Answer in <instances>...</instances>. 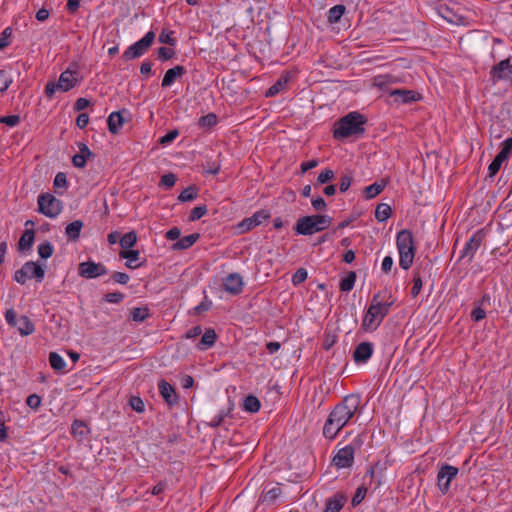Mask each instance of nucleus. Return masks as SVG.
I'll return each mask as SVG.
<instances>
[{
	"label": "nucleus",
	"mask_w": 512,
	"mask_h": 512,
	"mask_svg": "<svg viewBox=\"0 0 512 512\" xmlns=\"http://www.w3.org/2000/svg\"><path fill=\"white\" fill-rule=\"evenodd\" d=\"M18 331L22 336H28L35 331L33 322L25 315H22L18 320Z\"/></svg>",
	"instance_id": "c756f323"
},
{
	"label": "nucleus",
	"mask_w": 512,
	"mask_h": 512,
	"mask_svg": "<svg viewBox=\"0 0 512 512\" xmlns=\"http://www.w3.org/2000/svg\"><path fill=\"white\" fill-rule=\"evenodd\" d=\"M21 121V118L19 115H7V116H1L0 117V123L5 124L9 127H14L18 125Z\"/></svg>",
	"instance_id": "5fc2aeb1"
},
{
	"label": "nucleus",
	"mask_w": 512,
	"mask_h": 512,
	"mask_svg": "<svg viewBox=\"0 0 512 512\" xmlns=\"http://www.w3.org/2000/svg\"><path fill=\"white\" fill-rule=\"evenodd\" d=\"M176 175L173 174V173H167V174H164L162 177H161V181H160V184L166 188H171L175 185L176 183Z\"/></svg>",
	"instance_id": "13d9d810"
},
{
	"label": "nucleus",
	"mask_w": 512,
	"mask_h": 512,
	"mask_svg": "<svg viewBox=\"0 0 512 512\" xmlns=\"http://www.w3.org/2000/svg\"><path fill=\"white\" fill-rule=\"evenodd\" d=\"M223 289L232 295H238L243 290V279L239 273H230L223 282Z\"/></svg>",
	"instance_id": "2eb2a0df"
},
{
	"label": "nucleus",
	"mask_w": 512,
	"mask_h": 512,
	"mask_svg": "<svg viewBox=\"0 0 512 512\" xmlns=\"http://www.w3.org/2000/svg\"><path fill=\"white\" fill-rule=\"evenodd\" d=\"M129 404L131 408L138 413L144 411V402L140 397L132 396L129 400Z\"/></svg>",
	"instance_id": "052dcab7"
},
{
	"label": "nucleus",
	"mask_w": 512,
	"mask_h": 512,
	"mask_svg": "<svg viewBox=\"0 0 512 512\" xmlns=\"http://www.w3.org/2000/svg\"><path fill=\"white\" fill-rule=\"evenodd\" d=\"M119 256L127 260L125 266L129 269H136L142 265V263L135 264L140 258V252L138 250H121Z\"/></svg>",
	"instance_id": "b1692460"
},
{
	"label": "nucleus",
	"mask_w": 512,
	"mask_h": 512,
	"mask_svg": "<svg viewBox=\"0 0 512 512\" xmlns=\"http://www.w3.org/2000/svg\"><path fill=\"white\" fill-rule=\"evenodd\" d=\"M373 345L370 342H361L353 352V359L356 363H366L372 356Z\"/></svg>",
	"instance_id": "f3484780"
},
{
	"label": "nucleus",
	"mask_w": 512,
	"mask_h": 512,
	"mask_svg": "<svg viewBox=\"0 0 512 512\" xmlns=\"http://www.w3.org/2000/svg\"><path fill=\"white\" fill-rule=\"evenodd\" d=\"M26 404L32 409H37L41 404V398L37 394H31L27 397Z\"/></svg>",
	"instance_id": "774afa93"
},
{
	"label": "nucleus",
	"mask_w": 512,
	"mask_h": 512,
	"mask_svg": "<svg viewBox=\"0 0 512 512\" xmlns=\"http://www.w3.org/2000/svg\"><path fill=\"white\" fill-rule=\"evenodd\" d=\"M111 278L119 284L125 285L129 282L130 277L127 273L115 271L112 273Z\"/></svg>",
	"instance_id": "e2e57ef3"
},
{
	"label": "nucleus",
	"mask_w": 512,
	"mask_h": 512,
	"mask_svg": "<svg viewBox=\"0 0 512 512\" xmlns=\"http://www.w3.org/2000/svg\"><path fill=\"white\" fill-rule=\"evenodd\" d=\"M270 218V213L267 210H259L255 212L251 217L245 218L238 225L237 228L240 233H246L251 229L260 225L264 220Z\"/></svg>",
	"instance_id": "9b49d317"
},
{
	"label": "nucleus",
	"mask_w": 512,
	"mask_h": 512,
	"mask_svg": "<svg viewBox=\"0 0 512 512\" xmlns=\"http://www.w3.org/2000/svg\"><path fill=\"white\" fill-rule=\"evenodd\" d=\"M282 491L279 485L273 486L270 489L265 487L259 498L262 503H273L281 495Z\"/></svg>",
	"instance_id": "bb28decb"
},
{
	"label": "nucleus",
	"mask_w": 512,
	"mask_h": 512,
	"mask_svg": "<svg viewBox=\"0 0 512 512\" xmlns=\"http://www.w3.org/2000/svg\"><path fill=\"white\" fill-rule=\"evenodd\" d=\"M346 11V7L342 4L331 7L327 13L328 22L331 24L339 22Z\"/></svg>",
	"instance_id": "473e14b6"
},
{
	"label": "nucleus",
	"mask_w": 512,
	"mask_h": 512,
	"mask_svg": "<svg viewBox=\"0 0 512 512\" xmlns=\"http://www.w3.org/2000/svg\"><path fill=\"white\" fill-rule=\"evenodd\" d=\"M35 239V233L32 229H26L19 239L18 248L20 251L29 250Z\"/></svg>",
	"instance_id": "c85d7f7f"
},
{
	"label": "nucleus",
	"mask_w": 512,
	"mask_h": 512,
	"mask_svg": "<svg viewBox=\"0 0 512 512\" xmlns=\"http://www.w3.org/2000/svg\"><path fill=\"white\" fill-rule=\"evenodd\" d=\"M11 83L12 79L9 77L8 73L5 70H0V92H6Z\"/></svg>",
	"instance_id": "603ef678"
},
{
	"label": "nucleus",
	"mask_w": 512,
	"mask_h": 512,
	"mask_svg": "<svg viewBox=\"0 0 512 512\" xmlns=\"http://www.w3.org/2000/svg\"><path fill=\"white\" fill-rule=\"evenodd\" d=\"M53 185L55 188H65L67 186L66 174L63 172L57 173Z\"/></svg>",
	"instance_id": "338daca9"
},
{
	"label": "nucleus",
	"mask_w": 512,
	"mask_h": 512,
	"mask_svg": "<svg viewBox=\"0 0 512 512\" xmlns=\"http://www.w3.org/2000/svg\"><path fill=\"white\" fill-rule=\"evenodd\" d=\"M396 245L399 251V265L402 269L408 270L414 261L416 247L413 234L408 229H402L397 233Z\"/></svg>",
	"instance_id": "7ed1b4c3"
},
{
	"label": "nucleus",
	"mask_w": 512,
	"mask_h": 512,
	"mask_svg": "<svg viewBox=\"0 0 512 512\" xmlns=\"http://www.w3.org/2000/svg\"><path fill=\"white\" fill-rule=\"evenodd\" d=\"M127 113L126 109H122L121 111L112 112L107 119L108 129L112 134H118L120 129L122 128L125 120L123 114Z\"/></svg>",
	"instance_id": "aec40b11"
},
{
	"label": "nucleus",
	"mask_w": 512,
	"mask_h": 512,
	"mask_svg": "<svg viewBox=\"0 0 512 512\" xmlns=\"http://www.w3.org/2000/svg\"><path fill=\"white\" fill-rule=\"evenodd\" d=\"M308 273L306 269L299 268L292 277V283L294 285H299L303 283L307 279Z\"/></svg>",
	"instance_id": "6e6d98bb"
},
{
	"label": "nucleus",
	"mask_w": 512,
	"mask_h": 512,
	"mask_svg": "<svg viewBox=\"0 0 512 512\" xmlns=\"http://www.w3.org/2000/svg\"><path fill=\"white\" fill-rule=\"evenodd\" d=\"M63 209L62 201L50 193L38 196V212L49 218L57 217Z\"/></svg>",
	"instance_id": "0eeeda50"
},
{
	"label": "nucleus",
	"mask_w": 512,
	"mask_h": 512,
	"mask_svg": "<svg viewBox=\"0 0 512 512\" xmlns=\"http://www.w3.org/2000/svg\"><path fill=\"white\" fill-rule=\"evenodd\" d=\"M370 436L367 433H361L354 437L352 442L343 443L340 442L337 448H360L365 445Z\"/></svg>",
	"instance_id": "2f4dec72"
},
{
	"label": "nucleus",
	"mask_w": 512,
	"mask_h": 512,
	"mask_svg": "<svg viewBox=\"0 0 512 512\" xmlns=\"http://www.w3.org/2000/svg\"><path fill=\"white\" fill-rule=\"evenodd\" d=\"M218 123L217 115L214 113H208L199 118L198 125L201 128H212Z\"/></svg>",
	"instance_id": "79ce46f5"
},
{
	"label": "nucleus",
	"mask_w": 512,
	"mask_h": 512,
	"mask_svg": "<svg viewBox=\"0 0 512 512\" xmlns=\"http://www.w3.org/2000/svg\"><path fill=\"white\" fill-rule=\"evenodd\" d=\"M391 213H392V209H391L390 205H388L386 203H381V204H378L375 209V218L379 222H384L391 216Z\"/></svg>",
	"instance_id": "f704fd0d"
},
{
	"label": "nucleus",
	"mask_w": 512,
	"mask_h": 512,
	"mask_svg": "<svg viewBox=\"0 0 512 512\" xmlns=\"http://www.w3.org/2000/svg\"><path fill=\"white\" fill-rule=\"evenodd\" d=\"M28 269V266L27 267H21L19 270L15 271L14 273V280L19 283V284H25L27 279H28V275H27V270Z\"/></svg>",
	"instance_id": "bf43d9fd"
},
{
	"label": "nucleus",
	"mask_w": 512,
	"mask_h": 512,
	"mask_svg": "<svg viewBox=\"0 0 512 512\" xmlns=\"http://www.w3.org/2000/svg\"><path fill=\"white\" fill-rule=\"evenodd\" d=\"M83 222L81 220H75L69 223L65 228V234L69 241H77L80 238L81 229Z\"/></svg>",
	"instance_id": "a878e982"
},
{
	"label": "nucleus",
	"mask_w": 512,
	"mask_h": 512,
	"mask_svg": "<svg viewBox=\"0 0 512 512\" xmlns=\"http://www.w3.org/2000/svg\"><path fill=\"white\" fill-rule=\"evenodd\" d=\"M345 502V498L342 495H335L326 501V507L324 512H339Z\"/></svg>",
	"instance_id": "7c9ffc66"
},
{
	"label": "nucleus",
	"mask_w": 512,
	"mask_h": 512,
	"mask_svg": "<svg viewBox=\"0 0 512 512\" xmlns=\"http://www.w3.org/2000/svg\"><path fill=\"white\" fill-rule=\"evenodd\" d=\"M354 463V450H338L332 459V465L337 469L350 468Z\"/></svg>",
	"instance_id": "dca6fc26"
},
{
	"label": "nucleus",
	"mask_w": 512,
	"mask_h": 512,
	"mask_svg": "<svg viewBox=\"0 0 512 512\" xmlns=\"http://www.w3.org/2000/svg\"><path fill=\"white\" fill-rule=\"evenodd\" d=\"M78 75V71L71 70L70 68L63 71L57 82L58 90L62 92H68L72 88H74L78 83L79 79L76 77Z\"/></svg>",
	"instance_id": "4468645a"
},
{
	"label": "nucleus",
	"mask_w": 512,
	"mask_h": 512,
	"mask_svg": "<svg viewBox=\"0 0 512 512\" xmlns=\"http://www.w3.org/2000/svg\"><path fill=\"white\" fill-rule=\"evenodd\" d=\"M28 266V269L26 270L27 271V275H28V279H36L37 282H42V280L44 279V276H45V270L44 268L36 263V262H33V261H27L22 267H27Z\"/></svg>",
	"instance_id": "4be33fe9"
},
{
	"label": "nucleus",
	"mask_w": 512,
	"mask_h": 512,
	"mask_svg": "<svg viewBox=\"0 0 512 512\" xmlns=\"http://www.w3.org/2000/svg\"><path fill=\"white\" fill-rule=\"evenodd\" d=\"M355 280H356L355 272H353V271L349 272L346 277L341 279L340 290L343 292L351 291L354 287Z\"/></svg>",
	"instance_id": "a19ab883"
},
{
	"label": "nucleus",
	"mask_w": 512,
	"mask_h": 512,
	"mask_svg": "<svg viewBox=\"0 0 512 512\" xmlns=\"http://www.w3.org/2000/svg\"><path fill=\"white\" fill-rule=\"evenodd\" d=\"M186 73L187 70L182 65H176L175 67L168 69L164 74L161 86L163 88L170 87L178 78H181Z\"/></svg>",
	"instance_id": "6ab92c4d"
},
{
	"label": "nucleus",
	"mask_w": 512,
	"mask_h": 512,
	"mask_svg": "<svg viewBox=\"0 0 512 512\" xmlns=\"http://www.w3.org/2000/svg\"><path fill=\"white\" fill-rule=\"evenodd\" d=\"M197 187L194 185H191L184 189L178 196V200L180 202H188L196 199L197 197Z\"/></svg>",
	"instance_id": "37998d69"
},
{
	"label": "nucleus",
	"mask_w": 512,
	"mask_h": 512,
	"mask_svg": "<svg viewBox=\"0 0 512 512\" xmlns=\"http://www.w3.org/2000/svg\"><path fill=\"white\" fill-rule=\"evenodd\" d=\"M386 186V182H383V183H373L369 186H367L365 189H364V194H365V197L367 199H372L374 197H376L377 195H379L383 189L385 188Z\"/></svg>",
	"instance_id": "58836bf2"
},
{
	"label": "nucleus",
	"mask_w": 512,
	"mask_h": 512,
	"mask_svg": "<svg viewBox=\"0 0 512 512\" xmlns=\"http://www.w3.org/2000/svg\"><path fill=\"white\" fill-rule=\"evenodd\" d=\"M261 407L260 401L256 396L248 395L244 398L243 408L250 413H256Z\"/></svg>",
	"instance_id": "72a5a7b5"
},
{
	"label": "nucleus",
	"mask_w": 512,
	"mask_h": 512,
	"mask_svg": "<svg viewBox=\"0 0 512 512\" xmlns=\"http://www.w3.org/2000/svg\"><path fill=\"white\" fill-rule=\"evenodd\" d=\"M200 238L199 233H192L190 235L180 238L172 245L173 250H185L190 248Z\"/></svg>",
	"instance_id": "393cba45"
},
{
	"label": "nucleus",
	"mask_w": 512,
	"mask_h": 512,
	"mask_svg": "<svg viewBox=\"0 0 512 512\" xmlns=\"http://www.w3.org/2000/svg\"><path fill=\"white\" fill-rule=\"evenodd\" d=\"M309 456V453L306 451L292 450L287 457L288 468L298 473L304 472L305 463L309 460Z\"/></svg>",
	"instance_id": "ddd939ff"
},
{
	"label": "nucleus",
	"mask_w": 512,
	"mask_h": 512,
	"mask_svg": "<svg viewBox=\"0 0 512 512\" xmlns=\"http://www.w3.org/2000/svg\"><path fill=\"white\" fill-rule=\"evenodd\" d=\"M511 153H512V137L507 138L502 143V148H501L500 152L495 156V158H497L501 162H505L509 158Z\"/></svg>",
	"instance_id": "e433bc0d"
},
{
	"label": "nucleus",
	"mask_w": 512,
	"mask_h": 512,
	"mask_svg": "<svg viewBox=\"0 0 512 512\" xmlns=\"http://www.w3.org/2000/svg\"><path fill=\"white\" fill-rule=\"evenodd\" d=\"M335 177V173L333 170L326 168L324 169L317 177V184H325L331 180H333Z\"/></svg>",
	"instance_id": "09e8293b"
},
{
	"label": "nucleus",
	"mask_w": 512,
	"mask_h": 512,
	"mask_svg": "<svg viewBox=\"0 0 512 512\" xmlns=\"http://www.w3.org/2000/svg\"><path fill=\"white\" fill-rule=\"evenodd\" d=\"M208 211L205 204L194 207L189 215V221H197L202 218Z\"/></svg>",
	"instance_id": "49530a36"
},
{
	"label": "nucleus",
	"mask_w": 512,
	"mask_h": 512,
	"mask_svg": "<svg viewBox=\"0 0 512 512\" xmlns=\"http://www.w3.org/2000/svg\"><path fill=\"white\" fill-rule=\"evenodd\" d=\"M332 223L329 215H310L297 220L294 230L299 235H312L313 233L327 229Z\"/></svg>",
	"instance_id": "20e7f679"
},
{
	"label": "nucleus",
	"mask_w": 512,
	"mask_h": 512,
	"mask_svg": "<svg viewBox=\"0 0 512 512\" xmlns=\"http://www.w3.org/2000/svg\"><path fill=\"white\" fill-rule=\"evenodd\" d=\"M49 363L56 371H63L66 367V362L57 352H50Z\"/></svg>",
	"instance_id": "ea45409f"
},
{
	"label": "nucleus",
	"mask_w": 512,
	"mask_h": 512,
	"mask_svg": "<svg viewBox=\"0 0 512 512\" xmlns=\"http://www.w3.org/2000/svg\"><path fill=\"white\" fill-rule=\"evenodd\" d=\"M459 470L457 467L449 464H443L437 474V485L443 494L449 491L451 481L457 476Z\"/></svg>",
	"instance_id": "9d476101"
},
{
	"label": "nucleus",
	"mask_w": 512,
	"mask_h": 512,
	"mask_svg": "<svg viewBox=\"0 0 512 512\" xmlns=\"http://www.w3.org/2000/svg\"><path fill=\"white\" fill-rule=\"evenodd\" d=\"M172 31H166L165 29L162 30L161 34L159 35V42L168 44L170 46L176 45V39L172 36Z\"/></svg>",
	"instance_id": "3c124183"
},
{
	"label": "nucleus",
	"mask_w": 512,
	"mask_h": 512,
	"mask_svg": "<svg viewBox=\"0 0 512 512\" xmlns=\"http://www.w3.org/2000/svg\"><path fill=\"white\" fill-rule=\"evenodd\" d=\"M366 492H367V488H365L363 486L357 488V490L351 500V504L353 507H356L357 505H359L362 502V500L365 498Z\"/></svg>",
	"instance_id": "864d4df0"
},
{
	"label": "nucleus",
	"mask_w": 512,
	"mask_h": 512,
	"mask_svg": "<svg viewBox=\"0 0 512 512\" xmlns=\"http://www.w3.org/2000/svg\"><path fill=\"white\" fill-rule=\"evenodd\" d=\"M89 432V429L85 422L80 420H75L72 424V434L74 437L82 439Z\"/></svg>",
	"instance_id": "4c0bfd02"
},
{
	"label": "nucleus",
	"mask_w": 512,
	"mask_h": 512,
	"mask_svg": "<svg viewBox=\"0 0 512 512\" xmlns=\"http://www.w3.org/2000/svg\"><path fill=\"white\" fill-rule=\"evenodd\" d=\"M11 35H12V28L7 27L3 30V32L0 35V50L6 48L10 44L8 39H9V37H11Z\"/></svg>",
	"instance_id": "680f3d73"
},
{
	"label": "nucleus",
	"mask_w": 512,
	"mask_h": 512,
	"mask_svg": "<svg viewBox=\"0 0 512 512\" xmlns=\"http://www.w3.org/2000/svg\"><path fill=\"white\" fill-rule=\"evenodd\" d=\"M158 388H159L161 396L163 397V399L165 400V402L167 404L173 405V404L177 403L178 397L175 392V389L167 381L160 380L158 383Z\"/></svg>",
	"instance_id": "412c9836"
},
{
	"label": "nucleus",
	"mask_w": 512,
	"mask_h": 512,
	"mask_svg": "<svg viewBox=\"0 0 512 512\" xmlns=\"http://www.w3.org/2000/svg\"><path fill=\"white\" fill-rule=\"evenodd\" d=\"M389 310L390 307L387 306L370 305L363 318L361 328L364 331H374L388 315Z\"/></svg>",
	"instance_id": "39448f33"
},
{
	"label": "nucleus",
	"mask_w": 512,
	"mask_h": 512,
	"mask_svg": "<svg viewBox=\"0 0 512 512\" xmlns=\"http://www.w3.org/2000/svg\"><path fill=\"white\" fill-rule=\"evenodd\" d=\"M367 118L359 112H350L335 123L333 136L335 139H345L350 136L364 134Z\"/></svg>",
	"instance_id": "f03ea898"
},
{
	"label": "nucleus",
	"mask_w": 512,
	"mask_h": 512,
	"mask_svg": "<svg viewBox=\"0 0 512 512\" xmlns=\"http://www.w3.org/2000/svg\"><path fill=\"white\" fill-rule=\"evenodd\" d=\"M108 273L105 265L88 260L78 265V274L85 279H94Z\"/></svg>",
	"instance_id": "1a4fd4ad"
},
{
	"label": "nucleus",
	"mask_w": 512,
	"mask_h": 512,
	"mask_svg": "<svg viewBox=\"0 0 512 512\" xmlns=\"http://www.w3.org/2000/svg\"><path fill=\"white\" fill-rule=\"evenodd\" d=\"M422 278L420 276V273L418 271H414L413 275V287L411 289V296L413 298L417 297L422 289Z\"/></svg>",
	"instance_id": "de8ad7c7"
},
{
	"label": "nucleus",
	"mask_w": 512,
	"mask_h": 512,
	"mask_svg": "<svg viewBox=\"0 0 512 512\" xmlns=\"http://www.w3.org/2000/svg\"><path fill=\"white\" fill-rule=\"evenodd\" d=\"M54 251L53 245L49 241H44L38 245V254L43 259H48Z\"/></svg>",
	"instance_id": "a18cd8bd"
},
{
	"label": "nucleus",
	"mask_w": 512,
	"mask_h": 512,
	"mask_svg": "<svg viewBox=\"0 0 512 512\" xmlns=\"http://www.w3.org/2000/svg\"><path fill=\"white\" fill-rule=\"evenodd\" d=\"M120 246L122 247V250H130L131 247H133L137 242V234L135 231H130L124 234L120 238Z\"/></svg>",
	"instance_id": "c9c22d12"
},
{
	"label": "nucleus",
	"mask_w": 512,
	"mask_h": 512,
	"mask_svg": "<svg viewBox=\"0 0 512 512\" xmlns=\"http://www.w3.org/2000/svg\"><path fill=\"white\" fill-rule=\"evenodd\" d=\"M178 135H179L178 130L173 129V130L169 131L167 134H165L163 137H161L159 142L162 145H168L171 142H173Z\"/></svg>",
	"instance_id": "0e129e2a"
},
{
	"label": "nucleus",
	"mask_w": 512,
	"mask_h": 512,
	"mask_svg": "<svg viewBox=\"0 0 512 512\" xmlns=\"http://www.w3.org/2000/svg\"><path fill=\"white\" fill-rule=\"evenodd\" d=\"M486 233L484 229L477 230L470 239L466 242L464 248L462 249L458 261L465 260L468 264H470L474 256L477 252V250L482 245L484 239H485Z\"/></svg>",
	"instance_id": "6e6552de"
},
{
	"label": "nucleus",
	"mask_w": 512,
	"mask_h": 512,
	"mask_svg": "<svg viewBox=\"0 0 512 512\" xmlns=\"http://www.w3.org/2000/svg\"><path fill=\"white\" fill-rule=\"evenodd\" d=\"M174 54V51L167 47H160L158 49V58L162 61L170 60Z\"/></svg>",
	"instance_id": "69168bd1"
},
{
	"label": "nucleus",
	"mask_w": 512,
	"mask_h": 512,
	"mask_svg": "<svg viewBox=\"0 0 512 512\" xmlns=\"http://www.w3.org/2000/svg\"><path fill=\"white\" fill-rule=\"evenodd\" d=\"M217 339V334L214 329H207L204 334L202 335L199 343L198 348L200 350H205L207 348L212 347L215 344V341Z\"/></svg>",
	"instance_id": "cd10ccee"
},
{
	"label": "nucleus",
	"mask_w": 512,
	"mask_h": 512,
	"mask_svg": "<svg viewBox=\"0 0 512 512\" xmlns=\"http://www.w3.org/2000/svg\"><path fill=\"white\" fill-rule=\"evenodd\" d=\"M491 78L493 82L506 80L512 81V65L509 59L500 61L497 65L493 66L491 71Z\"/></svg>",
	"instance_id": "f8f14e48"
},
{
	"label": "nucleus",
	"mask_w": 512,
	"mask_h": 512,
	"mask_svg": "<svg viewBox=\"0 0 512 512\" xmlns=\"http://www.w3.org/2000/svg\"><path fill=\"white\" fill-rule=\"evenodd\" d=\"M390 96L399 103H412L421 99L419 93L407 89H395L390 92Z\"/></svg>",
	"instance_id": "a211bd4d"
},
{
	"label": "nucleus",
	"mask_w": 512,
	"mask_h": 512,
	"mask_svg": "<svg viewBox=\"0 0 512 512\" xmlns=\"http://www.w3.org/2000/svg\"><path fill=\"white\" fill-rule=\"evenodd\" d=\"M131 317L135 322H143L149 317V309L147 307L133 308Z\"/></svg>",
	"instance_id": "c03bdc74"
},
{
	"label": "nucleus",
	"mask_w": 512,
	"mask_h": 512,
	"mask_svg": "<svg viewBox=\"0 0 512 512\" xmlns=\"http://www.w3.org/2000/svg\"><path fill=\"white\" fill-rule=\"evenodd\" d=\"M352 180H353L352 172H348L341 176L340 186H339V190L341 193H344L349 189V187L352 183Z\"/></svg>",
	"instance_id": "8fccbe9b"
},
{
	"label": "nucleus",
	"mask_w": 512,
	"mask_h": 512,
	"mask_svg": "<svg viewBox=\"0 0 512 512\" xmlns=\"http://www.w3.org/2000/svg\"><path fill=\"white\" fill-rule=\"evenodd\" d=\"M155 40V33L153 31L147 32L143 38L129 46L124 53L122 54V58L125 61H130L137 59L144 55Z\"/></svg>",
	"instance_id": "423d86ee"
},
{
	"label": "nucleus",
	"mask_w": 512,
	"mask_h": 512,
	"mask_svg": "<svg viewBox=\"0 0 512 512\" xmlns=\"http://www.w3.org/2000/svg\"><path fill=\"white\" fill-rule=\"evenodd\" d=\"M361 412V395L352 393L346 395L330 412L323 427V435L334 439L341 429Z\"/></svg>",
	"instance_id": "f257e3e1"
},
{
	"label": "nucleus",
	"mask_w": 512,
	"mask_h": 512,
	"mask_svg": "<svg viewBox=\"0 0 512 512\" xmlns=\"http://www.w3.org/2000/svg\"><path fill=\"white\" fill-rule=\"evenodd\" d=\"M290 81L289 73L282 74L279 79L265 92L266 97H274L285 89Z\"/></svg>",
	"instance_id": "5701e85b"
},
{
	"label": "nucleus",
	"mask_w": 512,
	"mask_h": 512,
	"mask_svg": "<svg viewBox=\"0 0 512 512\" xmlns=\"http://www.w3.org/2000/svg\"><path fill=\"white\" fill-rule=\"evenodd\" d=\"M124 297L121 292H111L104 295V300L108 303L118 304L123 301Z\"/></svg>",
	"instance_id": "4d7b16f0"
}]
</instances>
